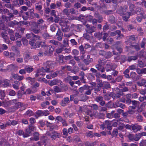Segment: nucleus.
Masks as SVG:
<instances>
[{"label": "nucleus", "instance_id": "f257e3e1", "mask_svg": "<svg viewBox=\"0 0 146 146\" xmlns=\"http://www.w3.org/2000/svg\"><path fill=\"white\" fill-rule=\"evenodd\" d=\"M46 67L45 68L42 67L40 69L37 70V73L35 75V77H37L40 75H42L43 73L46 72H49L50 69L54 68V65L50 62H48L46 64Z\"/></svg>", "mask_w": 146, "mask_h": 146}, {"label": "nucleus", "instance_id": "f03ea898", "mask_svg": "<svg viewBox=\"0 0 146 146\" xmlns=\"http://www.w3.org/2000/svg\"><path fill=\"white\" fill-rule=\"evenodd\" d=\"M68 23L64 19H62L60 21V24L62 26V31L64 32H68L70 31L69 25H68Z\"/></svg>", "mask_w": 146, "mask_h": 146}, {"label": "nucleus", "instance_id": "7ed1b4c3", "mask_svg": "<svg viewBox=\"0 0 146 146\" xmlns=\"http://www.w3.org/2000/svg\"><path fill=\"white\" fill-rule=\"evenodd\" d=\"M33 39L31 41H29V44L31 45V48L34 49L36 47H40V45L41 44L42 42L39 41H37V42H38V45L36 46V45H35L34 41L40 40L41 38L38 35H34L33 36Z\"/></svg>", "mask_w": 146, "mask_h": 146}, {"label": "nucleus", "instance_id": "20e7f679", "mask_svg": "<svg viewBox=\"0 0 146 146\" xmlns=\"http://www.w3.org/2000/svg\"><path fill=\"white\" fill-rule=\"evenodd\" d=\"M46 134L52 141L56 140L57 138H60L61 137V134L56 131H54L51 133L48 131L46 132Z\"/></svg>", "mask_w": 146, "mask_h": 146}, {"label": "nucleus", "instance_id": "39448f33", "mask_svg": "<svg viewBox=\"0 0 146 146\" xmlns=\"http://www.w3.org/2000/svg\"><path fill=\"white\" fill-rule=\"evenodd\" d=\"M29 26H31V30L34 33L38 34L40 31V29H36L38 27V25L37 23L35 22H31L30 23Z\"/></svg>", "mask_w": 146, "mask_h": 146}, {"label": "nucleus", "instance_id": "423d86ee", "mask_svg": "<svg viewBox=\"0 0 146 146\" xmlns=\"http://www.w3.org/2000/svg\"><path fill=\"white\" fill-rule=\"evenodd\" d=\"M86 33L91 34L95 32L96 29V27L94 26H91V25L87 24L86 25Z\"/></svg>", "mask_w": 146, "mask_h": 146}, {"label": "nucleus", "instance_id": "0eeeda50", "mask_svg": "<svg viewBox=\"0 0 146 146\" xmlns=\"http://www.w3.org/2000/svg\"><path fill=\"white\" fill-rule=\"evenodd\" d=\"M95 101L98 103H99L100 105L102 106H104L105 104V102L103 100V98L102 96H99L96 97Z\"/></svg>", "mask_w": 146, "mask_h": 146}, {"label": "nucleus", "instance_id": "6e6552de", "mask_svg": "<svg viewBox=\"0 0 146 146\" xmlns=\"http://www.w3.org/2000/svg\"><path fill=\"white\" fill-rule=\"evenodd\" d=\"M47 52L44 46L40 49L37 55L38 56H46L48 55Z\"/></svg>", "mask_w": 146, "mask_h": 146}, {"label": "nucleus", "instance_id": "1a4fd4ad", "mask_svg": "<svg viewBox=\"0 0 146 146\" xmlns=\"http://www.w3.org/2000/svg\"><path fill=\"white\" fill-rule=\"evenodd\" d=\"M9 16H6L5 15H2L1 16V18L3 21H5L7 23L11 20V18H13L14 16L12 13H9Z\"/></svg>", "mask_w": 146, "mask_h": 146}, {"label": "nucleus", "instance_id": "9d476101", "mask_svg": "<svg viewBox=\"0 0 146 146\" xmlns=\"http://www.w3.org/2000/svg\"><path fill=\"white\" fill-rule=\"evenodd\" d=\"M128 9L126 6L124 7L123 8L121 7L120 9L118 10V13L120 14L125 15L128 12Z\"/></svg>", "mask_w": 146, "mask_h": 146}, {"label": "nucleus", "instance_id": "9b49d317", "mask_svg": "<svg viewBox=\"0 0 146 146\" xmlns=\"http://www.w3.org/2000/svg\"><path fill=\"white\" fill-rule=\"evenodd\" d=\"M37 91L36 89H33L32 88L31 89L30 88H28L25 92H24L23 94L27 95L33 94L36 92Z\"/></svg>", "mask_w": 146, "mask_h": 146}, {"label": "nucleus", "instance_id": "f8f14e48", "mask_svg": "<svg viewBox=\"0 0 146 146\" xmlns=\"http://www.w3.org/2000/svg\"><path fill=\"white\" fill-rule=\"evenodd\" d=\"M141 129V127L137 124H132L131 129L134 132H136L140 130Z\"/></svg>", "mask_w": 146, "mask_h": 146}, {"label": "nucleus", "instance_id": "ddd939ff", "mask_svg": "<svg viewBox=\"0 0 146 146\" xmlns=\"http://www.w3.org/2000/svg\"><path fill=\"white\" fill-rule=\"evenodd\" d=\"M116 67L117 66L115 64H107L106 66V68L107 71H109L115 69Z\"/></svg>", "mask_w": 146, "mask_h": 146}, {"label": "nucleus", "instance_id": "4468645a", "mask_svg": "<svg viewBox=\"0 0 146 146\" xmlns=\"http://www.w3.org/2000/svg\"><path fill=\"white\" fill-rule=\"evenodd\" d=\"M70 100L69 98L68 97L64 98L63 100L61 101L60 105L62 106H65L70 102Z\"/></svg>", "mask_w": 146, "mask_h": 146}, {"label": "nucleus", "instance_id": "2eb2a0df", "mask_svg": "<svg viewBox=\"0 0 146 146\" xmlns=\"http://www.w3.org/2000/svg\"><path fill=\"white\" fill-rule=\"evenodd\" d=\"M62 83V82L60 80L54 79L50 81V82H48V84L50 86H52L56 85L58 83H60L61 84Z\"/></svg>", "mask_w": 146, "mask_h": 146}, {"label": "nucleus", "instance_id": "dca6fc26", "mask_svg": "<svg viewBox=\"0 0 146 146\" xmlns=\"http://www.w3.org/2000/svg\"><path fill=\"white\" fill-rule=\"evenodd\" d=\"M90 56L88 55L87 56L86 59H85L84 60V61L86 65H88L93 61L92 59V58H90Z\"/></svg>", "mask_w": 146, "mask_h": 146}, {"label": "nucleus", "instance_id": "f3484780", "mask_svg": "<svg viewBox=\"0 0 146 146\" xmlns=\"http://www.w3.org/2000/svg\"><path fill=\"white\" fill-rule=\"evenodd\" d=\"M1 35L5 41L6 43L9 42V37L7 35V33L5 32H2L1 33Z\"/></svg>", "mask_w": 146, "mask_h": 146}, {"label": "nucleus", "instance_id": "a211bd4d", "mask_svg": "<svg viewBox=\"0 0 146 146\" xmlns=\"http://www.w3.org/2000/svg\"><path fill=\"white\" fill-rule=\"evenodd\" d=\"M95 18L98 19V22L101 23L102 21L103 18L102 16L97 12H96L94 14Z\"/></svg>", "mask_w": 146, "mask_h": 146}, {"label": "nucleus", "instance_id": "6ab92c4d", "mask_svg": "<svg viewBox=\"0 0 146 146\" xmlns=\"http://www.w3.org/2000/svg\"><path fill=\"white\" fill-rule=\"evenodd\" d=\"M104 114L101 113H98L97 111L93 113V116L96 118H101L104 116Z\"/></svg>", "mask_w": 146, "mask_h": 146}, {"label": "nucleus", "instance_id": "aec40b11", "mask_svg": "<svg viewBox=\"0 0 146 146\" xmlns=\"http://www.w3.org/2000/svg\"><path fill=\"white\" fill-rule=\"evenodd\" d=\"M44 46L46 48V51L48 52V54L52 53L54 51V49L52 46Z\"/></svg>", "mask_w": 146, "mask_h": 146}, {"label": "nucleus", "instance_id": "412c9836", "mask_svg": "<svg viewBox=\"0 0 146 146\" xmlns=\"http://www.w3.org/2000/svg\"><path fill=\"white\" fill-rule=\"evenodd\" d=\"M140 16H137L136 17L137 21L139 22H141L143 18L144 19L146 18V16L144 15V12H142L140 13Z\"/></svg>", "mask_w": 146, "mask_h": 146}, {"label": "nucleus", "instance_id": "4be33fe9", "mask_svg": "<svg viewBox=\"0 0 146 146\" xmlns=\"http://www.w3.org/2000/svg\"><path fill=\"white\" fill-rule=\"evenodd\" d=\"M135 107L133 106H130L127 112L130 114H134L136 112V111L135 110Z\"/></svg>", "mask_w": 146, "mask_h": 146}, {"label": "nucleus", "instance_id": "5701e85b", "mask_svg": "<svg viewBox=\"0 0 146 146\" xmlns=\"http://www.w3.org/2000/svg\"><path fill=\"white\" fill-rule=\"evenodd\" d=\"M96 68L98 70L100 71L101 72H103L105 71L104 68L102 66L98 64L96 65Z\"/></svg>", "mask_w": 146, "mask_h": 146}, {"label": "nucleus", "instance_id": "b1692460", "mask_svg": "<svg viewBox=\"0 0 146 146\" xmlns=\"http://www.w3.org/2000/svg\"><path fill=\"white\" fill-rule=\"evenodd\" d=\"M0 146H10L9 143L6 140L2 139L0 141Z\"/></svg>", "mask_w": 146, "mask_h": 146}, {"label": "nucleus", "instance_id": "393cba45", "mask_svg": "<svg viewBox=\"0 0 146 146\" xmlns=\"http://www.w3.org/2000/svg\"><path fill=\"white\" fill-rule=\"evenodd\" d=\"M88 89H86V91L85 92V94L87 95H89L91 94L92 91L93 90V88L91 86H87Z\"/></svg>", "mask_w": 146, "mask_h": 146}, {"label": "nucleus", "instance_id": "a878e982", "mask_svg": "<svg viewBox=\"0 0 146 146\" xmlns=\"http://www.w3.org/2000/svg\"><path fill=\"white\" fill-rule=\"evenodd\" d=\"M137 38V37H135L134 35H131L129 36L128 40L129 42H132L136 41Z\"/></svg>", "mask_w": 146, "mask_h": 146}, {"label": "nucleus", "instance_id": "bb28decb", "mask_svg": "<svg viewBox=\"0 0 146 146\" xmlns=\"http://www.w3.org/2000/svg\"><path fill=\"white\" fill-rule=\"evenodd\" d=\"M49 42L51 43L52 44L55 45L56 47H58L60 46L61 44L60 42L55 40H52L49 41Z\"/></svg>", "mask_w": 146, "mask_h": 146}, {"label": "nucleus", "instance_id": "cd10ccee", "mask_svg": "<svg viewBox=\"0 0 146 146\" xmlns=\"http://www.w3.org/2000/svg\"><path fill=\"white\" fill-rule=\"evenodd\" d=\"M30 54L27 53L24 55V60L25 62H27L30 59Z\"/></svg>", "mask_w": 146, "mask_h": 146}, {"label": "nucleus", "instance_id": "c85d7f7f", "mask_svg": "<svg viewBox=\"0 0 146 146\" xmlns=\"http://www.w3.org/2000/svg\"><path fill=\"white\" fill-rule=\"evenodd\" d=\"M17 67V66L15 64H12L7 66V68L6 69V71L8 70H12L15 68Z\"/></svg>", "mask_w": 146, "mask_h": 146}, {"label": "nucleus", "instance_id": "c756f323", "mask_svg": "<svg viewBox=\"0 0 146 146\" xmlns=\"http://www.w3.org/2000/svg\"><path fill=\"white\" fill-rule=\"evenodd\" d=\"M39 134L38 133L35 132L34 133V138H31V140H34L35 141H37L39 139Z\"/></svg>", "mask_w": 146, "mask_h": 146}, {"label": "nucleus", "instance_id": "7c9ffc66", "mask_svg": "<svg viewBox=\"0 0 146 146\" xmlns=\"http://www.w3.org/2000/svg\"><path fill=\"white\" fill-rule=\"evenodd\" d=\"M146 83V80L142 79L141 81L137 82V84L139 86H142Z\"/></svg>", "mask_w": 146, "mask_h": 146}, {"label": "nucleus", "instance_id": "2f4dec72", "mask_svg": "<svg viewBox=\"0 0 146 146\" xmlns=\"http://www.w3.org/2000/svg\"><path fill=\"white\" fill-rule=\"evenodd\" d=\"M131 97V95L130 94H128L126 95V98L127 99L126 102L127 103L130 104L131 103V101L130 99Z\"/></svg>", "mask_w": 146, "mask_h": 146}, {"label": "nucleus", "instance_id": "473e14b6", "mask_svg": "<svg viewBox=\"0 0 146 146\" xmlns=\"http://www.w3.org/2000/svg\"><path fill=\"white\" fill-rule=\"evenodd\" d=\"M125 16L123 17V19L124 21H127L129 17L130 16L132 15V14L129 12H127V14H126Z\"/></svg>", "mask_w": 146, "mask_h": 146}, {"label": "nucleus", "instance_id": "72a5a7b5", "mask_svg": "<svg viewBox=\"0 0 146 146\" xmlns=\"http://www.w3.org/2000/svg\"><path fill=\"white\" fill-rule=\"evenodd\" d=\"M115 112L114 111H113L111 113H107L106 114L107 117L109 118H113V114Z\"/></svg>", "mask_w": 146, "mask_h": 146}, {"label": "nucleus", "instance_id": "f704fd0d", "mask_svg": "<svg viewBox=\"0 0 146 146\" xmlns=\"http://www.w3.org/2000/svg\"><path fill=\"white\" fill-rule=\"evenodd\" d=\"M87 110L86 106H85L82 107H80L79 111L80 112H85Z\"/></svg>", "mask_w": 146, "mask_h": 146}, {"label": "nucleus", "instance_id": "c9c22d12", "mask_svg": "<svg viewBox=\"0 0 146 146\" xmlns=\"http://www.w3.org/2000/svg\"><path fill=\"white\" fill-rule=\"evenodd\" d=\"M92 85L93 86L95 87L94 88V90L95 91L99 92L100 90V87L98 86H96V84L95 83H92Z\"/></svg>", "mask_w": 146, "mask_h": 146}, {"label": "nucleus", "instance_id": "e433bc0d", "mask_svg": "<svg viewBox=\"0 0 146 146\" xmlns=\"http://www.w3.org/2000/svg\"><path fill=\"white\" fill-rule=\"evenodd\" d=\"M87 86L84 85L83 86L80 87L79 88V91L81 93H82L84 91H86V89H88Z\"/></svg>", "mask_w": 146, "mask_h": 146}, {"label": "nucleus", "instance_id": "4c0bfd02", "mask_svg": "<svg viewBox=\"0 0 146 146\" xmlns=\"http://www.w3.org/2000/svg\"><path fill=\"white\" fill-rule=\"evenodd\" d=\"M5 95L4 91L1 90L0 92V97L1 100H3L5 97Z\"/></svg>", "mask_w": 146, "mask_h": 146}, {"label": "nucleus", "instance_id": "58836bf2", "mask_svg": "<svg viewBox=\"0 0 146 146\" xmlns=\"http://www.w3.org/2000/svg\"><path fill=\"white\" fill-rule=\"evenodd\" d=\"M137 57L136 56H132L128 58V61H130L131 60H135L137 59Z\"/></svg>", "mask_w": 146, "mask_h": 146}, {"label": "nucleus", "instance_id": "ea45409f", "mask_svg": "<svg viewBox=\"0 0 146 146\" xmlns=\"http://www.w3.org/2000/svg\"><path fill=\"white\" fill-rule=\"evenodd\" d=\"M42 111L41 110H38L36 112L35 116L37 118L38 116L42 115Z\"/></svg>", "mask_w": 146, "mask_h": 146}, {"label": "nucleus", "instance_id": "a19ab883", "mask_svg": "<svg viewBox=\"0 0 146 146\" xmlns=\"http://www.w3.org/2000/svg\"><path fill=\"white\" fill-rule=\"evenodd\" d=\"M141 138L140 135L139 133L137 134L134 136V140L135 141H138Z\"/></svg>", "mask_w": 146, "mask_h": 146}, {"label": "nucleus", "instance_id": "79ce46f5", "mask_svg": "<svg viewBox=\"0 0 146 146\" xmlns=\"http://www.w3.org/2000/svg\"><path fill=\"white\" fill-rule=\"evenodd\" d=\"M34 69L32 67H28L25 68L26 71L29 73H30Z\"/></svg>", "mask_w": 146, "mask_h": 146}, {"label": "nucleus", "instance_id": "37998d69", "mask_svg": "<svg viewBox=\"0 0 146 146\" xmlns=\"http://www.w3.org/2000/svg\"><path fill=\"white\" fill-rule=\"evenodd\" d=\"M50 103L49 102L46 101L42 102L41 104V106L43 108L45 107L47 105H49Z\"/></svg>", "mask_w": 146, "mask_h": 146}, {"label": "nucleus", "instance_id": "c03bdc74", "mask_svg": "<svg viewBox=\"0 0 146 146\" xmlns=\"http://www.w3.org/2000/svg\"><path fill=\"white\" fill-rule=\"evenodd\" d=\"M31 131H30L29 129H27L26 130V134L23 135L24 137H27L29 136L31 134Z\"/></svg>", "mask_w": 146, "mask_h": 146}, {"label": "nucleus", "instance_id": "a18cd8bd", "mask_svg": "<svg viewBox=\"0 0 146 146\" xmlns=\"http://www.w3.org/2000/svg\"><path fill=\"white\" fill-rule=\"evenodd\" d=\"M62 12L64 14L67 15H70L69 10L67 8L64 9L62 11Z\"/></svg>", "mask_w": 146, "mask_h": 146}, {"label": "nucleus", "instance_id": "49530a36", "mask_svg": "<svg viewBox=\"0 0 146 146\" xmlns=\"http://www.w3.org/2000/svg\"><path fill=\"white\" fill-rule=\"evenodd\" d=\"M119 33V31L117 30L114 32H110L109 33V35L111 36H115L117 33Z\"/></svg>", "mask_w": 146, "mask_h": 146}, {"label": "nucleus", "instance_id": "de8ad7c7", "mask_svg": "<svg viewBox=\"0 0 146 146\" xmlns=\"http://www.w3.org/2000/svg\"><path fill=\"white\" fill-rule=\"evenodd\" d=\"M104 87L106 89H108L110 88V84L107 82H104Z\"/></svg>", "mask_w": 146, "mask_h": 146}, {"label": "nucleus", "instance_id": "09e8293b", "mask_svg": "<svg viewBox=\"0 0 146 146\" xmlns=\"http://www.w3.org/2000/svg\"><path fill=\"white\" fill-rule=\"evenodd\" d=\"M136 118L137 120L139 122H142L143 120V117L142 116L139 114L136 116Z\"/></svg>", "mask_w": 146, "mask_h": 146}, {"label": "nucleus", "instance_id": "8fccbe9b", "mask_svg": "<svg viewBox=\"0 0 146 146\" xmlns=\"http://www.w3.org/2000/svg\"><path fill=\"white\" fill-rule=\"evenodd\" d=\"M64 6L66 8H69L72 7V5L70 2H67L64 4Z\"/></svg>", "mask_w": 146, "mask_h": 146}, {"label": "nucleus", "instance_id": "3c124183", "mask_svg": "<svg viewBox=\"0 0 146 146\" xmlns=\"http://www.w3.org/2000/svg\"><path fill=\"white\" fill-rule=\"evenodd\" d=\"M131 48L133 47L137 51H138L140 49V48L138 44L136 45H131Z\"/></svg>", "mask_w": 146, "mask_h": 146}, {"label": "nucleus", "instance_id": "603ef678", "mask_svg": "<svg viewBox=\"0 0 146 146\" xmlns=\"http://www.w3.org/2000/svg\"><path fill=\"white\" fill-rule=\"evenodd\" d=\"M70 78V77L69 76L68 77H67L65 79V80L67 82H68L70 84V85L72 87L74 84V82L72 81H68L67 80L68 79H69Z\"/></svg>", "mask_w": 146, "mask_h": 146}, {"label": "nucleus", "instance_id": "864d4df0", "mask_svg": "<svg viewBox=\"0 0 146 146\" xmlns=\"http://www.w3.org/2000/svg\"><path fill=\"white\" fill-rule=\"evenodd\" d=\"M64 46V47H66L68 45V39L67 38H65L63 40Z\"/></svg>", "mask_w": 146, "mask_h": 146}, {"label": "nucleus", "instance_id": "5fc2aeb1", "mask_svg": "<svg viewBox=\"0 0 146 146\" xmlns=\"http://www.w3.org/2000/svg\"><path fill=\"white\" fill-rule=\"evenodd\" d=\"M131 102L132 103V104L133 105L137 106H139L140 104L139 102L137 101L133 100L131 101Z\"/></svg>", "mask_w": 146, "mask_h": 146}, {"label": "nucleus", "instance_id": "6e6d98bb", "mask_svg": "<svg viewBox=\"0 0 146 146\" xmlns=\"http://www.w3.org/2000/svg\"><path fill=\"white\" fill-rule=\"evenodd\" d=\"M146 44V38H143L141 44V48H144V46Z\"/></svg>", "mask_w": 146, "mask_h": 146}, {"label": "nucleus", "instance_id": "4d7b16f0", "mask_svg": "<svg viewBox=\"0 0 146 146\" xmlns=\"http://www.w3.org/2000/svg\"><path fill=\"white\" fill-rule=\"evenodd\" d=\"M30 22L29 21H21L19 23L21 25H29Z\"/></svg>", "mask_w": 146, "mask_h": 146}, {"label": "nucleus", "instance_id": "13d9d810", "mask_svg": "<svg viewBox=\"0 0 146 146\" xmlns=\"http://www.w3.org/2000/svg\"><path fill=\"white\" fill-rule=\"evenodd\" d=\"M3 85L5 87L9 86V82L6 80H4Z\"/></svg>", "mask_w": 146, "mask_h": 146}, {"label": "nucleus", "instance_id": "bf43d9fd", "mask_svg": "<svg viewBox=\"0 0 146 146\" xmlns=\"http://www.w3.org/2000/svg\"><path fill=\"white\" fill-rule=\"evenodd\" d=\"M19 23L16 21H14L11 22L10 24V26H13L14 25H17L19 24Z\"/></svg>", "mask_w": 146, "mask_h": 146}, {"label": "nucleus", "instance_id": "052dcab7", "mask_svg": "<svg viewBox=\"0 0 146 146\" xmlns=\"http://www.w3.org/2000/svg\"><path fill=\"white\" fill-rule=\"evenodd\" d=\"M98 64L101 65L102 66L105 65V62L104 60L102 59H100L98 61Z\"/></svg>", "mask_w": 146, "mask_h": 146}, {"label": "nucleus", "instance_id": "680f3d73", "mask_svg": "<svg viewBox=\"0 0 146 146\" xmlns=\"http://www.w3.org/2000/svg\"><path fill=\"white\" fill-rule=\"evenodd\" d=\"M34 35V34L33 33H27L26 35V36L27 39H30L32 37H33V36Z\"/></svg>", "mask_w": 146, "mask_h": 146}, {"label": "nucleus", "instance_id": "e2e57ef3", "mask_svg": "<svg viewBox=\"0 0 146 146\" xmlns=\"http://www.w3.org/2000/svg\"><path fill=\"white\" fill-rule=\"evenodd\" d=\"M29 130L31 131H33L35 130L36 129V127H35L34 125L33 124H30L29 126Z\"/></svg>", "mask_w": 146, "mask_h": 146}, {"label": "nucleus", "instance_id": "0e129e2a", "mask_svg": "<svg viewBox=\"0 0 146 146\" xmlns=\"http://www.w3.org/2000/svg\"><path fill=\"white\" fill-rule=\"evenodd\" d=\"M98 85L100 87H102L104 86V82H102V81L98 80Z\"/></svg>", "mask_w": 146, "mask_h": 146}, {"label": "nucleus", "instance_id": "69168bd1", "mask_svg": "<svg viewBox=\"0 0 146 146\" xmlns=\"http://www.w3.org/2000/svg\"><path fill=\"white\" fill-rule=\"evenodd\" d=\"M129 6L130 11H133L135 8L134 5L132 4H129Z\"/></svg>", "mask_w": 146, "mask_h": 146}, {"label": "nucleus", "instance_id": "338daca9", "mask_svg": "<svg viewBox=\"0 0 146 146\" xmlns=\"http://www.w3.org/2000/svg\"><path fill=\"white\" fill-rule=\"evenodd\" d=\"M42 8V6L41 5H36L35 6L36 9L37 11H41L40 12H42V11L41 10Z\"/></svg>", "mask_w": 146, "mask_h": 146}, {"label": "nucleus", "instance_id": "774afa93", "mask_svg": "<svg viewBox=\"0 0 146 146\" xmlns=\"http://www.w3.org/2000/svg\"><path fill=\"white\" fill-rule=\"evenodd\" d=\"M140 146H146V140H144L142 141L140 143Z\"/></svg>", "mask_w": 146, "mask_h": 146}]
</instances>
